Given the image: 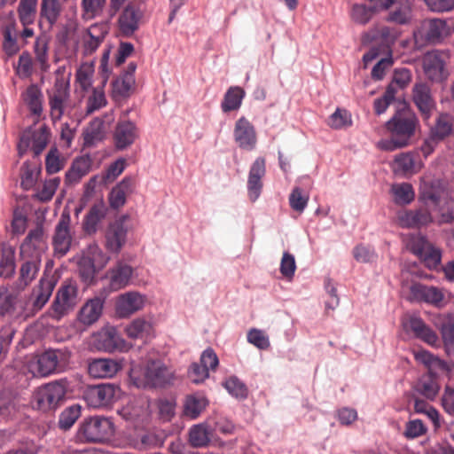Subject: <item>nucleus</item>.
Returning a JSON list of instances; mask_svg holds the SVG:
<instances>
[{
	"mask_svg": "<svg viewBox=\"0 0 454 454\" xmlns=\"http://www.w3.org/2000/svg\"><path fill=\"white\" fill-rule=\"evenodd\" d=\"M447 55L442 51L427 52L423 57V70L426 76L432 82H442L447 78L445 59Z\"/></svg>",
	"mask_w": 454,
	"mask_h": 454,
	"instance_id": "obj_15",
	"label": "nucleus"
},
{
	"mask_svg": "<svg viewBox=\"0 0 454 454\" xmlns=\"http://www.w3.org/2000/svg\"><path fill=\"white\" fill-rule=\"evenodd\" d=\"M452 128V116L446 114H441L438 117L435 125L431 129L429 135L440 142L450 135Z\"/></svg>",
	"mask_w": 454,
	"mask_h": 454,
	"instance_id": "obj_44",
	"label": "nucleus"
},
{
	"mask_svg": "<svg viewBox=\"0 0 454 454\" xmlns=\"http://www.w3.org/2000/svg\"><path fill=\"white\" fill-rule=\"evenodd\" d=\"M376 12L377 8L375 6L356 4L352 6L350 16L355 23L365 25L372 20Z\"/></svg>",
	"mask_w": 454,
	"mask_h": 454,
	"instance_id": "obj_48",
	"label": "nucleus"
},
{
	"mask_svg": "<svg viewBox=\"0 0 454 454\" xmlns=\"http://www.w3.org/2000/svg\"><path fill=\"white\" fill-rule=\"evenodd\" d=\"M81 415V408L79 405H72L65 409L59 419V426L61 429H69L78 419Z\"/></svg>",
	"mask_w": 454,
	"mask_h": 454,
	"instance_id": "obj_55",
	"label": "nucleus"
},
{
	"mask_svg": "<svg viewBox=\"0 0 454 454\" xmlns=\"http://www.w3.org/2000/svg\"><path fill=\"white\" fill-rule=\"evenodd\" d=\"M410 289L411 299L418 301H425L439 306L444 297L442 292L434 286L413 284Z\"/></svg>",
	"mask_w": 454,
	"mask_h": 454,
	"instance_id": "obj_29",
	"label": "nucleus"
},
{
	"mask_svg": "<svg viewBox=\"0 0 454 454\" xmlns=\"http://www.w3.org/2000/svg\"><path fill=\"white\" fill-rule=\"evenodd\" d=\"M55 284L52 278L43 277L40 279L39 284L34 287L31 294L34 309L40 310L47 303L51 296Z\"/></svg>",
	"mask_w": 454,
	"mask_h": 454,
	"instance_id": "obj_30",
	"label": "nucleus"
},
{
	"mask_svg": "<svg viewBox=\"0 0 454 454\" xmlns=\"http://www.w3.org/2000/svg\"><path fill=\"white\" fill-rule=\"evenodd\" d=\"M68 98V88L61 82H57L52 90L48 91L50 114L53 121H59L63 116Z\"/></svg>",
	"mask_w": 454,
	"mask_h": 454,
	"instance_id": "obj_19",
	"label": "nucleus"
},
{
	"mask_svg": "<svg viewBox=\"0 0 454 454\" xmlns=\"http://www.w3.org/2000/svg\"><path fill=\"white\" fill-rule=\"evenodd\" d=\"M23 262L19 270L18 278L12 283V288L17 292L25 290L36 278L41 259L20 258Z\"/></svg>",
	"mask_w": 454,
	"mask_h": 454,
	"instance_id": "obj_20",
	"label": "nucleus"
},
{
	"mask_svg": "<svg viewBox=\"0 0 454 454\" xmlns=\"http://www.w3.org/2000/svg\"><path fill=\"white\" fill-rule=\"evenodd\" d=\"M91 164L92 160L89 155L76 158L66 173V182L69 184L79 182L90 172Z\"/></svg>",
	"mask_w": 454,
	"mask_h": 454,
	"instance_id": "obj_34",
	"label": "nucleus"
},
{
	"mask_svg": "<svg viewBox=\"0 0 454 454\" xmlns=\"http://www.w3.org/2000/svg\"><path fill=\"white\" fill-rule=\"evenodd\" d=\"M415 358L428 369V373L423 375L418 384V391L427 399L432 400L439 391L436 374L438 372H451L454 369V364H450L426 350L417 352Z\"/></svg>",
	"mask_w": 454,
	"mask_h": 454,
	"instance_id": "obj_4",
	"label": "nucleus"
},
{
	"mask_svg": "<svg viewBox=\"0 0 454 454\" xmlns=\"http://www.w3.org/2000/svg\"><path fill=\"white\" fill-rule=\"evenodd\" d=\"M66 395V387L59 381L48 383L37 389L34 395V405L46 411L55 409Z\"/></svg>",
	"mask_w": 454,
	"mask_h": 454,
	"instance_id": "obj_8",
	"label": "nucleus"
},
{
	"mask_svg": "<svg viewBox=\"0 0 454 454\" xmlns=\"http://www.w3.org/2000/svg\"><path fill=\"white\" fill-rule=\"evenodd\" d=\"M381 8L384 10L391 9L387 20L404 25L411 18V7L409 0H385L381 3Z\"/></svg>",
	"mask_w": 454,
	"mask_h": 454,
	"instance_id": "obj_24",
	"label": "nucleus"
},
{
	"mask_svg": "<svg viewBox=\"0 0 454 454\" xmlns=\"http://www.w3.org/2000/svg\"><path fill=\"white\" fill-rule=\"evenodd\" d=\"M412 99L424 119H428L435 106L429 86L426 83H416L412 90Z\"/></svg>",
	"mask_w": 454,
	"mask_h": 454,
	"instance_id": "obj_27",
	"label": "nucleus"
},
{
	"mask_svg": "<svg viewBox=\"0 0 454 454\" xmlns=\"http://www.w3.org/2000/svg\"><path fill=\"white\" fill-rule=\"evenodd\" d=\"M34 48L35 59L39 62L42 71H47L49 68V64L47 54L48 46L46 41L43 38H37L35 42Z\"/></svg>",
	"mask_w": 454,
	"mask_h": 454,
	"instance_id": "obj_61",
	"label": "nucleus"
},
{
	"mask_svg": "<svg viewBox=\"0 0 454 454\" xmlns=\"http://www.w3.org/2000/svg\"><path fill=\"white\" fill-rule=\"evenodd\" d=\"M420 199L426 207L433 206L438 211V224L454 221V198L444 181L435 180L424 184L420 188Z\"/></svg>",
	"mask_w": 454,
	"mask_h": 454,
	"instance_id": "obj_1",
	"label": "nucleus"
},
{
	"mask_svg": "<svg viewBox=\"0 0 454 454\" xmlns=\"http://www.w3.org/2000/svg\"><path fill=\"white\" fill-rule=\"evenodd\" d=\"M412 252L431 270L438 268L441 262V251L433 247L425 238L419 237L411 243Z\"/></svg>",
	"mask_w": 454,
	"mask_h": 454,
	"instance_id": "obj_17",
	"label": "nucleus"
},
{
	"mask_svg": "<svg viewBox=\"0 0 454 454\" xmlns=\"http://www.w3.org/2000/svg\"><path fill=\"white\" fill-rule=\"evenodd\" d=\"M248 341L260 349H267L270 347V340L263 331L252 329L247 333Z\"/></svg>",
	"mask_w": 454,
	"mask_h": 454,
	"instance_id": "obj_63",
	"label": "nucleus"
},
{
	"mask_svg": "<svg viewBox=\"0 0 454 454\" xmlns=\"http://www.w3.org/2000/svg\"><path fill=\"white\" fill-rule=\"evenodd\" d=\"M134 83V76L130 74H122L121 77L118 78L114 82V92L121 97L128 96Z\"/></svg>",
	"mask_w": 454,
	"mask_h": 454,
	"instance_id": "obj_62",
	"label": "nucleus"
},
{
	"mask_svg": "<svg viewBox=\"0 0 454 454\" xmlns=\"http://www.w3.org/2000/svg\"><path fill=\"white\" fill-rule=\"evenodd\" d=\"M47 248L44 231L42 225L31 230L20 247V258L41 259Z\"/></svg>",
	"mask_w": 454,
	"mask_h": 454,
	"instance_id": "obj_11",
	"label": "nucleus"
},
{
	"mask_svg": "<svg viewBox=\"0 0 454 454\" xmlns=\"http://www.w3.org/2000/svg\"><path fill=\"white\" fill-rule=\"evenodd\" d=\"M106 0H82V18L84 20H90L99 16L106 6Z\"/></svg>",
	"mask_w": 454,
	"mask_h": 454,
	"instance_id": "obj_47",
	"label": "nucleus"
},
{
	"mask_svg": "<svg viewBox=\"0 0 454 454\" xmlns=\"http://www.w3.org/2000/svg\"><path fill=\"white\" fill-rule=\"evenodd\" d=\"M40 169L37 166L26 161L20 168L21 186L25 190L31 189L36 182Z\"/></svg>",
	"mask_w": 454,
	"mask_h": 454,
	"instance_id": "obj_52",
	"label": "nucleus"
},
{
	"mask_svg": "<svg viewBox=\"0 0 454 454\" xmlns=\"http://www.w3.org/2000/svg\"><path fill=\"white\" fill-rule=\"evenodd\" d=\"M441 333L446 351L450 354L454 352V314H447L444 316Z\"/></svg>",
	"mask_w": 454,
	"mask_h": 454,
	"instance_id": "obj_46",
	"label": "nucleus"
},
{
	"mask_svg": "<svg viewBox=\"0 0 454 454\" xmlns=\"http://www.w3.org/2000/svg\"><path fill=\"white\" fill-rule=\"evenodd\" d=\"M70 354L63 349H49L27 363L28 372L34 377H46L62 372L69 362Z\"/></svg>",
	"mask_w": 454,
	"mask_h": 454,
	"instance_id": "obj_5",
	"label": "nucleus"
},
{
	"mask_svg": "<svg viewBox=\"0 0 454 454\" xmlns=\"http://www.w3.org/2000/svg\"><path fill=\"white\" fill-rule=\"evenodd\" d=\"M224 387L233 396L244 399L247 396V388L237 377L232 376L225 380Z\"/></svg>",
	"mask_w": 454,
	"mask_h": 454,
	"instance_id": "obj_58",
	"label": "nucleus"
},
{
	"mask_svg": "<svg viewBox=\"0 0 454 454\" xmlns=\"http://www.w3.org/2000/svg\"><path fill=\"white\" fill-rule=\"evenodd\" d=\"M211 432L206 424L194 425L189 431V442L192 447H205L210 442Z\"/></svg>",
	"mask_w": 454,
	"mask_h": 454,
	"instance_id": "obj_43",
	"label": "nucleus"
},
{
	"mask_svg": "<svg viewBox=\"0 0 454 454\" xmlns=\"http://www.w3.org/2000/svg\"><path fill=\"white\" fill-rule=\"evenodd\" d=\"M107 27L104 23H95L90 26L82 35V52L85 57L96 52L107 35Z\"/></svg>",
	"mask_w": 454,
	"mask_h": 454,
	"instance_id": "obj_16",
	"label": "nucleus"
},
{
	"mask_svg": "<svg viewBox=\"0 0 454 454\" xmlns=\"http://www.w3.org/2000/svg\"><path fill=\"white\" fill-rule=\"evenodd\" d=\"M145 304L144 297L137 292H128L121 294L115 304L116 314L120 317H128L140 310Z\"/></svg>",
	"mask_w": 454,
	"mask_h": 454,
	"instance_id": "obj_25",
	"label": "nucleus"
},
{
	"mask_svg": "<svg viewBox=\"0 0 454 454\" xmlns=\"http://www.w3.org/2000/svg\"><path fill=\"white\" fill-rule=\"evenodd\" d=\"M106 216V207L104 204H95L90 207L89 212L84 216L82 222V228L85 233L94 234L98 230V223Z\"/></svg>",
	"mask_w": 454,
	"mask_h": 454,
	"instance_id": "obj_37",
	"label": "nucleus"
},
{
	"mask_svg": "<svg viewBox=\"0 0 454 454\" xmlns=\"http://www.w3.org/2000/svg\"><path fill=\"white\" fill-rule=\"evenodd\" d=\"M97 341L98 348L105 351L113 352L122 348L121 340L114 328L99 333L97 336Z\"/></svg>",
	"mask_w": 454,
	"mask_h": 454,
	"instance_id": "obj_42",
	"label": "nucleus"
},
{
	"mask_svg": "<svg viewBox=\"0 0 454 454\" xmlns=\"http://www.w3.org/2000/svg\"><path fill=\"white\" fill-rule=\"evenodd\" d=\"M104 300L94 297L88 300L78 313V321L85 326L96 323L102 315Z\"/></svg>",
	"mask_w": 454,
	"mask_h": 454,
	"instance_id": "obj_28",
	"label": "nucleus"
},
{
	"mask_svg": "<svg viewBox=\"0 0 454 454\" xmlns=\"http://www.w3.org/2000/svg\"><path fill=\"white\" fill-rule=\"evenodd\" d=\"M15 272V248L4 243L1 248L0 277L9 278Z\"/></svg>",
	"mask_w": 454,
	"mask_h": 454,
	"instance_id": "obj_39",
	"label": "nucleus"
},
{
	"mask_svg": "<svg viewBox=\"0 0 454 454\" xmlns=\"http://www.w3.org/2000/svg\"><path fill=\"white\" fill-rule=\"evenodd\" d=\"M24 103L38 121L43 114V93L35 84L29 85L22 93Z\"/></svg>",
	"mask_w": 454,
	"mask_h": 454,
	"instance_id": "obj_33",
	"label": "nucleus"
},
{
	"mask_svg": "<svg viewBox=\"0 0 454 454\" xmlns=\"http://www.w3.org/2000/svg\"><path fill=\"white\" fill-rule=\"evenodd\" d=\"M62 12L60 0H41L40 18L45 20L49 27H52Z\"/></svg>",
	"mask_w": 454,
	"mask_h": 454,
	"instance_id": "obj_38",
	"label": "nucleus"
},
{
	"mask_svg": "<svg viewBox=\"0 0 454 454\" xmlns=\"http://www.w3.org/2000/svg\"><path fill=\"white\" fill-rule=\"evenodd\" d=\"M266 173V162L262 157H258L252 164L247 180V192L251 201H255L262 189V177Z\"/></svg>",
	"mask_w": 454,
	"mask_h": 454,
	"instance_id": "obj_22",
	"label": "nucleus"
},
{
	"mask_svg": "<svg viewBox=\"0 0 454 454\" xmlns=\"http://www.w3.org/2000/svg\"><path fill=\"white\" fill-rule=\"evenodd\" d=\"M451 27L445 20L432 19L422 22L414 32L415 43L419 46L435 44L451 34Z\"/></svg>",
	"mask_w": 454,
	"mask_h": 454,
	"instance_id": "obj_7",
	"label": "nucleus"
},
{
	"mask_svg": "<svg viewBox=\"0 0 454 454\" xmlns=\"http://www.w3.org/2000/svg\"><path fill=\"white\" fill-rule=\"evenodd\" d=\"M427 433V427L420 419L411 420L406 424L404 435L408 439L419 437Z\"/></svg>",
	"mask_w": 454,
	"mask_h": 454,
	"instance_id": "obj_64",
	"label": "nucleus"
},
{
	"mask_svg": "<svg viewBox=\"0 0 454 454\" xmlns=\"http://www.w3.org/2000/svg\"><path fill=\"white\" fill-rule=\"evenodd\" d=\"M245 96V91L240 87H231L224 94L223 99L221 104V108L223 113H229L238 110L242 103Z\"/></svg>",
	"mask_w": 454,
	"mask_h": 454,
	"instance_id": "obj_41",
	"label": "nucleus"
},
{
	"mask_svg": "<svg viewBox=\"0 0 454 454\" xmlns=\"http://www.w3.org/2000/svg\"><path fill=\"white\" fill-rule=\"evenodd\" d=\"M121 368V364L115 360L100 358L95 359L89 364L88 372L93 378H111L114 376Z\"/></svg>",
	"mask_w": 454,
	"mask_h": 454,
	"instance_id": "obj_31",
	"label": "nucleus"
},
{
	"mask_svg": "<svg viewBox=\"0 0 454 454\" xmlns=\"http://www.w3.org/2000/svg\"><path fill=\"white\" fill-rule=\"evenodd\" d=\"M132 275V268L125 263L119 262L109 272L110 287L117 291L128 286Z\"/></svg>",
	"mask_w": 454,
	"mask_h": 454,
	"instance_id": "obj_36",
	"label": "nucleus"
},
{
	"mask_svg": "<svg viewBox=\"0 0 454 454\" xmlns=\"http://www.w3.org/2000/svg\"><path fill=\"white\" fill-rule=\"evenodd\" d=\"M77 300V288L72 283H66L59 289L51 305V317L60 319L67 311L74 307Z\"/></svg>",
	"mask_w": 454,
	"mask_h": 454,
	"instance_id": "obj_12",
	"label": "nucleus"
},
{
	"mask_svg": "<svg viewBox=\"0 0 454 454\" xmlns=\"http://www.w3.org/2000/svg\"><path fill=\"white\" fill-rule=\"evenodd\" d=\"M395 163L397 169L403 173L415 172L420 168L414 153H406L397 155L395 159Z\"/></svg>",
	"mask_w": 454,
	"mask_h": 454,
	"instance_id": "obj_51",
	"label": "nucleus"
},
{
	"mask_svg": "<svg viewBox=\"0 0 454 454\" xmlns=\"http://www.w3.org/2000/svg\"><path fill=\"white\" fill-rule=\"evenodd\" d=\"M396 93V89L394 88L393 84H389L384 93V95L374 100V111L377 114H383L388 106L395 99V95Z\"/></svg>",
	"mask_w": 454,
	"mask_h": 454,
	"instance_id": "obj_59",
	"label": "nucleus"
},
{
	"mask_svg": "<svg viewBox=\"0 0 454 454\" xmlns=\"http://www.w3.org/2000/svg\"><path fill=\"white\" fill-rule=\"evenodd\" d=\"M126 161L124 159H119L113 162L101 176V182L104 184L114 182L125 169Z\"/></svg>",
	"mask_w": 454,
	"mask_h": 454,
	"instance_id": "obj_60",
	"label": "nucleus"
},
{
	"mask_svg": "<svg viewBox=\"0 0 454 454\" xmlns=\"http://www.w3.org/2000/svg\"><path fill=\"white\" fill-rule=\"evenodd\" d=\"M107 101L103 90L94 89L92 94L87 99L86 114H90L106 106Z\"/></svg>",
	"mask_w": 454,
	"mask_h": 454,
	"instance_id": "obj_57",
	"label": "nucleus"
},
{
	"mask_svg": "<svg viewBox=\"0 0 454 454\" xmlns=\"http://www.w3.org/2000/svg\"><path fill=\"white\" fill-rule=\"evenodd\" d=\"M138 135V129L134 122L129 120H120L113 135L114 145L119 150H124L136 141Z\"/></svg>",
	"mask_w": 454,
	"mask_h": 454,
	"instance_id": "obj_21",
	"label": "nucleus"
},
{
	"mask_svg": "<svg viewBox=\"0 0 454 454\" xmlns=\"http://www.w3.org/2000/svg\"><path fill=\"white\" fill-rule=\"evenodd\" d=\"M327 125L334 129H341L352 125V118L350 113L343 108H337L332 114L328 120Z\"/></svg>",
	"mask_w": 454,
	"mask_h": 454,
	"instance_id": "obj_50",
	"label": "nucleus"
},
{
	"mask_svg": "<svg viewBox=\"0 0 454 454\" xmlns=\"http://www.w3.org/2000/svg\"><path fill=\"white\" fill-rule=\"evenodd\" d=\"M124 222L125 217L117 219L106 230V247L113 253H118L126 242L127 228Z\"/></svg>",
	"mask_w": 454,
	"mask_h": 454,
	"instance_id": "obj_26",
	"label": "nucleus"
},
{
	"mask_svg": "<svg viewBox=\"0 0 454 454\" xmlns=\"http://www.w3.org/2000/svg\"><path fill=\"white\" fill-rule=\"evenodd\" d=\"M391 190L396 204L406 205L414 200L415 194L413 188L411 184L408 183L394 184Z\"/></svg>",
	"mask_w": 454,
	"mask_h": 454,
	"instance_id": "obj_49",
	"label": "nucleus"
},
{
	"mask_svg": "<svg viewBox=\"0 0 454 454\" xmlns=\"http://www.w3.org/2000/svg\"><path fill=\"white\" fill-rule=\"evenodd\" d=\"M120 393L119 387L105 383L90 387L84 395L89 406L93 408L106 407L111 404Z\"/></svg>",
	"mask_w": 454,
	"mask_h": 454,
	"instance_id": "obj_10",
	"label": "nucleus"
},
{
	"mask_svg": "<svg viewBox=\"0 0 454 454\" xmlns=\"http://www.w3.org/2000/svg\"><path fill=\"white\" fill-rule=\"evenodd\" d=\"M15 31V24H10L6 26L3 30L4 42H3V49L4 52L12 56L16 54L20 48L17 43L16 38L12 35V33Z\"/></svg>",
	"mask_w": 454,
	"mask_h": 454,
	"instance_id": "obj_56",
	"label": "nucleus"
},
{
	"mask_svg": "<svg viewBox=\"0 0 454 454\" xmlns=\"http://www.w3.org/2000/svg\"><path fill=\"white\" fill-rule=\"evenodd\" d=\"M418 124L417 118L411 114H396L387 123L390 137L382 139L378 147L383 151L392 152L407 146L415 133Z\"/></svg>",
	"mask_w": 454,
	"mask_h": 454,
	"instance_id": "obj_2",
	"label": "nucleus"
},
{
	"mask_svg": "<svg viewBox=\"0 0 454 454\" xmlns=\"http://www.w3.org/2000/svg\"><path fill=\"white\" fill-rule=\"evenodd\" d=\"M37 3L38 0H20L17 14L23 27L34 24L37 13Z\"/></svg>",
	"mask_w": 454,
	"mask_h": 454,
	"instance_id": "obj_40",
	"label": "nucleus"
},
{
	"mask_svg": "<svg viewBox=\"0 0 454 454\" xmlns=\"http://www.w3.org/2000/svg\"><path fill=\"white\" fill-rule=\"evenodd\" d=\"M130 379L138 388L165 387L174 381V372L160 360H150L140 369H132Z\"/></svg>",
	"mask_w": 454,
	"mask_h": 454,
	"instance_id": "obj_3",
	"label": "nucleus"
},
{
	"mask_svg": "<svg viewBox=\"0 0 454 454\" xmlns=\"http://www.w3.org/2000/svg\"><path fill=\"white\" fill-rule=\"evenodd\" d=\"M65 167V160L56 147L50 149L45 159V168L49 175L60 171Z\"/></svg>",
	"mask_w": 454,
	"mask_h": 454,
	"instance_id": "obj_54",
	"label": "nucleus"
},
{
	"mask_svg": "<svg viewBox=\"0 0 454 454\" xmlns=\"http://www.w3.org/2000/svg\"><path fill=\"white\" fill-rule=\"evenodd\" d=\"M49 136L50 132L46 126H43L32 133L29 131L24 132L18 144L20 157H22L29 147H31L35 156H38L46 147Z\"/></svg>",
	"mask_w": 454,
	"mask_h": 454,
	"instance_id": "obj_14",
	"label": "nucleus"
},
{
	"mask_svg": "<svg viewBox=\"0 0 454 454\" xmlns=\"http://www.w3.org/2000/svg\"><path fill=\"white\" fill-rule=\"evenodd\" d=\"M71 217L68 213H62L52 239L54 253L58 257H63L70 250L73 237L70 232Z\"/></svg>",
	"mask_w": 454,
	"mask_h": 454,
	"instance_id": "obj_13",
	"label": "nucleus"
},
{
	"mask_svg": "<svg viewBox=\"0 0 454 454\" xmlns=\"http://www.w3.org/2000/svg\"><path fill=\"white\" fill-rule=\"evenodd\" d=\"M207 401L203 397L190 395L186 398L184 404V414L191 419H196L206 408Z\"/></svg>",
	"mask_w": 454,
	"mask_h": 454,
	"instance_id": "obj_53",
	"label": "nucleus"
},
{
	"mask_svg": "<svg viewBox=\"0 0 454 454\" xmlns=\"http://www.w3.org/2000/svg\"><path fill=\"white\" fill-rule=\"evenodd\" d=\"M114 432L115 427L112 419L91 416L80 424L77 438L82 442L99 443L110 440L114 435Z\"/></svg>",
	"mask_w": 454,
	"mask_h": 454,
	"instance_id": "obj_6",
	"label": "nucleus"
},
{
	"mask_svg": "<svg viewBox=\"0 0 454 454\" xmlns=\"http://www.w3.org/2000/svg\"><path fill=\"white\" fill-rule=\"evenodd\" d=\"M233 136L239 147L243 150L252 151L256 145L255 129L246 117H240L235 122Z\"/></svg>",
	"mask_w": 454,
	"mask_h": 454,
	"instance_id": "obj_18",
	"label": "nucleus"
},
{
	"mask_svg": "<svg viewBox=\"0 0 454 454\" xmlns=\"http://www.w3.org/2000/svg\"><path fill=\"white\" fill-rule=\"evenodd\" d=\"M427 207L400 211L397 215L400 225L406 228H420L432 223L433 216Z\"/></svg>",
	"mask_w": 454,
	"mask_h": 454,
	"instance_id": "obj_23",
	"label": "nucleus"
},
{
	"mask_svg": "<svg viewBox=\"0 0 454 454\" xmlns=\"http://www.w3.org/2000/svg\"><path fill=\"white\" fill-rule=\"evenodd\" d=\"M408 326L417 338L429 345L434 346L439 340L437 334L419 317H411Z\"/></svg>",
	"mask_w": 454,
	"mask_h": 454,
	"instance_id": "obj_35",
	"label": "nucleus"
},
{
	"mask_svg": "<svg viewBox=\"0 0 454 454\" xmlns=\"http://www.w3.org/2000/svg\"><path fill=\"white\" fill-rule=\"evenodd\" d=\"M153 332L152 324L143 318L133 320L127 327L126 333L132 339H146Z\"/></svg>",
	"mask_w": 454,
	"mask_h": 454,
	"instance_id": "obj_45",
	"label": "nucleus"
},
{
	"mask_svg": "<svg viewBox=\"0 0 454 454\" xmlns=\"http://www.w3.org/2000/svg\"><path fill=\"white\" fill-rule=\"evenodd\" d=\"M135 181L132 177H125L121 183L114 187L109 194L111 207L118 209L124 206L126 198L133 192Z\"/></svg>",
	"mask_w": 454,
	"mask_h": 454,
	"instance_id": "obj_32",
	"label": "nucleus"
},
{
	"mask_svg": "<svg viewBox=\"0 0 454 454\" xmlns=\"http://www.w3.org/2000/svg\"><path fill=\"white\" fill-rule=\"evenodd\" d=\"M145 23L143 10L135 4H127L119 15L118 30L125 37L132 36Z\"/></svg>",
	"mask_w": 454,
	"mask_h": 454,
	"instance_id": "obj_9",
	"label": "nucleus"
}]
</instances>
